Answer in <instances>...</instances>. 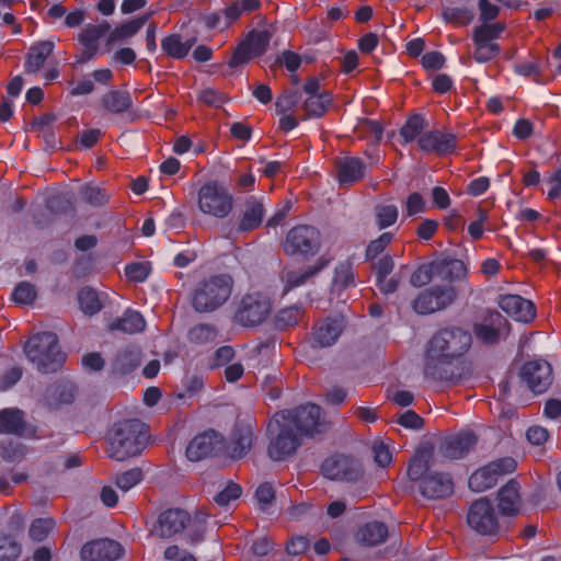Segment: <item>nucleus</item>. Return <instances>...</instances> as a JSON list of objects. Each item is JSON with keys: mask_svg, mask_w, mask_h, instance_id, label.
Instances as JSON below:
<instances>
[{"mask_svg": "<svg viewBox=\"0 0 561 561\" xmlns=\"http://www.w3.org/2000/svg\"><path fill=\"white\" fill-rule=\"evenodd\" d=\"M148 433L142 422L125 420L115 423L106 434V455L116 461L137 457L147 447Z\"/></svg>", "mask_w": 561, "mask_h": 561, "instance_id": "f257e3e1", "label": "nucleus"}, {"mask_svg": "<svg viewBox=\"0 0 561 561\" xmlns=\"http://www.w3.org/2000/svg\"><path fill=\"white\" fill-rule=\"evenodd\" d=\"M232 288L233 279L229 274L204 277L192 290V307L199 313L214 312L228 301Z\"/></svg>", "mask_w": 561, "mask_h": 561, "instance_id": "f03ea898", "label": "nucleus"}, {"mask_svg": "<svg viewBox=\"0 0 561 561\" xmlns=\"http://www.w3.org/2000/svg\"><path fill=\"white\" fill-rule=\"evenodd\" d=\"M27 358L43 374L54 373L61 367L66 354L58 345V337L53 332L33 335L24 347Z\"/></svg>", "mask_w": 561, "mask_h": 561, "instance_id": "7ed1b4c3", "label": "nucleus"}, {"mask_svg": "<svg viewBox=\"0 0 561 561\" xmlns=\"http://www.w3.org/2000/svg\"><path fill=\"white\" fill-rule=\"evenodd\" d=\"M196 202L202 214L216 219L227 218L234 206V198L229 188L216 180L208 181L199 187Z\"/></svg>", "mask_w": 561, "mask_h": 561, "instance_id": "20e7f679", "label": "nucleus"}, {"mask_svg": "<svg viewBox=\"0 0 561 561\" xmlns=\"http://www.w3.org/2000/svg\"><path fill=\"white\" fill-rule=\"evenodd\" d=\"M284 415L274 414L267 426L270 444L267 454L274 461H282L293 456L301 445V436L285 421Z\"/></svg>", "mask_w": 561, "mask_h": 561, "instance_id": "39448f33", "label": "nucleus"}, {"mask_svg": "<svg viewBox=\"0 0 561 561\" xmlns=\"http://www.w3.org/2000/svg\"><path fill=\"white\" fill-rule=\"evenodd\" d=\"M284 415L286 422L301 437L313 436L329 430L330 424L322 415V409L313 403L299 405L291 410L275 413Z\"/></svg>", "mask_w": 561, "mask_h": 561, "instance_id": "423d86ee", "label": "nucleus"}, {"mask_svg": "<svg viewBox=\"0 0 561 561\" xmlns=\"http://www.w3.org/2000/svg\"><path fill=\"white\" fill-rule=\"evenodd\" d=\"M471 366L462 360L426 351L424 375L436 381L459 382L471 375Z\"/></svg>", "mask_w": 561, "mask_h": 561, "instance_id": "0eeeda50", "label": "nucleus"}, {"mask_svg": "<svg viewBox=\"0 0 561 561\" xmlns=\"http://www.w3.org/2000/svg\"><path fill=\"white\" fill-rule=\"evenodd\" d=\"M471 334L460 328H446L438 331L428 342V352L459 359L471 345Z\"/></svg>", "mask_w": 561, "mask_h": 561, "instance_id": "6e6552de", "label": "nucleus"}, {"mask_svg": "<svg viewBox=\"0 0 561 561\" xmlns=\"http://www.w3.org/2000/svg\"><path fill=\"white\" fill-rule=\"evenodd\" d=\"M321 248L320 231L313 226L298 225L293 227L283 242L286 255L309 257L316 255Z\"/></svg>", "mask_w": 561, "mask_h": 561, "instance_id": "1a4fd4ad", "label": "nucleus"}, {"mask_svg": "<svg viewBox=\"0 0 561 561\" xmlns=\"http://www.w3.org/2000/svg\"><path fill=\"white\" fill-rule=\"evenodd\" d=\"M272 311L267 296L261 293L245 294L238 306L234 320L242 327H256L264 322Z\"/></svg>", "mask_w": 561, "mask_h": 561, "instance_id": "9d476101", "label": "nucleus"}, {"mask_svg": "<svg viewBox=\"0 0 561 561\" xmlns=\"http://www.w3.org/2000/svg\"><path fill=\"white\" fill-rule=\"evenodd\" d=\"M457 298L451 285H436L422 290L413 300L412 308L419 314H430L449 307Z\"/></svg>", "mask_w": 561, "mask_h": 561, "instance_id": "9b49d317", "label": "nucleus"}, {"mask_svg": "<svg viewBox=\"0 0 561 561\" xmlns=\"http://www.w3.org/2000/svg\"><path fill=\"white\" fill-rule=\"evenodd\" d=\"M467 523L471 529L483 536H493L500 530L497 514L486 497H480L471 503L467 513Z\"/></svg>", "mask_w": 561, "mask_h": 561, "instance_id": "f8f14e48", "label": "nucleus"}, {"mask_svg": "<svg viewBox=\"0 0 561 561\" xmlns=\"http://www.w3.org/2000/svg\"><path fill=\"white\" fill-rule=\"evenodd\" d=\"M272 34L267 30L251 31L247 38L236 47L229 66L236 68L256 56L263 55L267 49Z\"/></svg>", "mask_w": 561, "mask_h": 561, "instance_id": "ddd939ff", "label": "nucleus"}, {"mask_svg": "<svg viewBox=\"0 0 561 561\" xmlns=\"http://www.w3.org/2000/svg\"><path fill=\"white\" fill-rule=\"evenodd\" d=\"M110 30L111 24L106 21L87 24L78 34V41L82 47L76 55V61L78 64H85L93 59L99 51V41L106 37Z\"/></svg>", "mask_w": 561, "mask_h": 561, "instance_id": "4468645a", "label": "nucleus"}, {"mask_svg": "<svg viewBox=\"0 0 561 561\" xmlns=\"http://www.w3.org/2000/svg\"><path fill=\"white\" fill-rule=\"evenodd\" d=\"M321 472L325 478L341 481H356L362 477L359 465L345 455H333L321 465Z\"/></svg>", "mask_w": 561, "mask_h": 561, "instance_id": "2eb2a0df", "label": "nucleus"}, {"mask_svg": "<svg viewBox=\"0 0 561 561\" xmlns=\"http://www.w3.org/2000/svg\"><path fill=\"white\" fill-rule=\"evenodd\" d=\"M191 523V515L182 508H168L161 512L151 533L159 538H171L182 533Z\"/></svg>", "mask_w": 561, "mask_h": 561, "instance_id": "dca6fc26", "label": "nucleus"}, {"mask_svg": "<svg viewBox=\"0 0 561 561\" xmlns=\"http://www.w3.org/2000/svg\"><path fill=\"white\" fill-rule=\"evenodd\" d=\"M520 378L534 393H542L552 383V368L546 360H530L522 367Z\"/></svg>", "mask_w": 561, "mask_h": 561, "instance_id": "f3484780", "label": "nucleus"}, {"mask_svg": "<svg viewBox=\"0 0 561 561\" xmlns=\"http://www.w3.org/2000/svg\"><path fill=\"white\" fill-rule=\"evenodd\" d=\"M330 264V259L320 256L314 264L302 268H285L280 273V279L284 285L283 291H288L307 284Z\"/></svg>", "mask_w": 561, "mask_h": 561, "instance_id": "a211bd4d", "label": "nucleus"}, {"mask_svg": "<svg viewBox=\"0 0 561 561\" xmlns=\"http://www.w3.org/2000/svg\"><path fill=\"white\" fill-rule=\"evenodd\" d=\"M510 330L508 322L497 311H491L481 323L474 325V334L478 340L484 344L493 345L500 341L503 335H507Z\"/></svg>", "mask_w": 561, "mask_h": 561, "instance_id": "6ab92c4d", "label": "nucleus"}, {"mask_svg": "<svg viewBox=\"0 0 561 561\" xmlns=\"http://www.w3.org/2000/svg\"><path fill=\"white\" fill-rule=\"evenodd\" d=\"M123 553L119 542L112 539H96L87 542L80 551L82 561H115Z\"/></svg>", "mask_w": 561, "mask_h": 561, "instance_id": "aec40b11", "label": "nucleus"}, {"mask_svg": "<svg viewBox=\"0 0 561 561\" xmlns=\"http://www.w3.org/2000/svg\"><path fill=\"white\" fill-rule=\"evenodd\" d=\"M343 317H328L318 321L312 329V346L329 347L333 345L344 330Z\"/></svg>", "mask_w": 561, "mask_h": 561, "instance_id": "412c9836", "label": "nucleus"}, {"mask_svg": "<svg viewBox=\"0 0 561 561\" xmlns=\"http://www.w3.org/2000/svg\"><path fill=\"white\" fill-rule=\"evenodd\" d=\"M417 145L425 152H435L438 156H447L455 151L457 147V137L451 133L442 130H431L424 133L419 139Z\"/></svg>", "mask_w": 561, "mask_h": 561, "instance_id": "4be33fe9", "label": "nucleus"}, {"mask_svg": "<svg viewBox=\"0 0 561 561\" xmlns=\"http://www.w3.org/2000/svg\"><path fill=\"white\" fill-rule=\"evenodd\" d=\"M265 216V207L263 203L251 196L244 201L241 213L236 220V231L239 233H248L257 229Z\"/></svg>", "mask_w": 561, "mask_h": 561, "instance_id": "5701e85b", "label": "nucleus"}, {"mask_svg": "<svg viewBox=\"0 0 561 561\" xmlns=\"http://www.w3.org/2000/svg\"><path fill=\"white\" fill-rule=\"evenodd\" d=\"M221 436L215 431H208L195 436L186 448V456L191 461H199L213 456L221 448Z\"/></svg>", "mask_w": 561, "mask_h": 561, "instance_id": "b1692460", "label": "nucleus"}, {"mask_svg": "<svg viewBox=\"0 0 561 561\" xmlns=\"http://www.w3.org/2000/svg\"><path fill=\"white\" fill-rule=\"evenodd\" d=\"M478 443L472 431H462L447 437L439 446V454L447 459H459L467 455Z\"/></svg>", "mask_w": 561, "mask_h": 561, "instance_id": "393cba45", "label": "nucleus"}, {"mask_svg": "<svg viewBox=\"0 0 561 561\" xmlns=\"http://www.w3.org/2000/svg\"><path fill=\"white\" fill-rule=\"evenodd\" d=\"M253 444V426L250 422L238 421L227 445V453L233 459L244 457Z\"/></svg>", "mask_w": 561, "mask_h": 561, "instance_id": "a878e982", "label": "nucleus"}, {"mask_svg": "<svg viewBox=\"0 0 561 561\" xmlns=\"http://www.w3.org/2000/svg\"><path fill=\"white\" fill-rule=\"evenodd\" d=\"M421 494L431 500L444 499L453 494L454 483L444 473H428L420 483Z\"/></svg>", "mask_w": 561, "mask_h": 561, "instance_id": "bb28decb", "label": "nucleus"}, {"mask_svg": "<svg viewBox=\"0 0 561 561\" xmlns=\"http://www.w3.org/2000/svg\"><path fill=\"white\" fill-rule=\"evenodd\" d=\"M499 306L503 311L520 322H529L536 317L534 304L518 295L502 296Z\"/></svg>", "mask_w": 561, "mask_h": 561, "instance_id": "cd10ccee", "label": "nucleus"}, {"mask_svg": "<svg viewBox=\"0 0 561 561\" xmlns=\"http://www.w3.org/2000/svg\"><path fill=\"white\" fill-rule=\"evenodd\" d=\"M337 179L341 184L351 185L365 176L366 164L359 158L343 157L335 161Z\"/></svg>", "mask_w": 561, "mask_h": 561, "instance_id": "c85d7f7f", "label": "nucleus"}, {"mask_svg": "<svg viewBox=\"0 0 561 561\" xmlns=\"http://www.w3.org/2000/svg\"><path fill=\"white\" fill-rule=\"evenodd\" d=\"M389 530L386 524L373 520L359 526L354 535L357 543L365 547H376L386 541Z\"/></svg>", "mask_w": 561, "mask_h": 561, "instance_id": "c756f323", "label": "nucleus"}, {"mask_svg": "<svg viewBox=\"0 0 561 561\" xmlns=\"http://www.w3.org/2000/svg\"><path fill=\"white\" fill-rule=\"evenodd\" d=\"M499 508L504 516H515L522 507V499L519 494V484L515 480H511L497 494Z\"/></svg>", "mask_w": 561, "mask_h": 561, "instance_id": "7c9ffc66", "label": "nucleus"}, {"mask_svg": "<svg viewBox=\"0 0 561 561\" xmlns=\"http://www.w3.org/2000/svg\"><path fill=\"white\" fill-rule=\"evenodd\" d=\"M434 268L437 277L448 280L449 283L466 278L468 273L467 266L461 260L450 256L434 260Z\"/></svg>", "mask_w": 561, "mask_h": 561, "instance_id": "2f4dec72", "label": "nucleus"}, {"mask_svg": "<svg viewBox=\"0 0 561 561\" xmlns=\"http://www.w3.org/2000/svg\"><path fill=\"white\" fill-rule=\"evenodd\" d=\"M26 431L25 414L16 408H7L0 411V433L15 436L24 435Z\"/></svg>", "mask_w": 561, "mask_h": 561, "instance_id": "473e14b6", "label": "nucleus"}, {"mask_svg": "<svg viewBox=\"0 0 561 561\" xmlns=\"http://www.w3.org/2000/svg\"><path fill=\"white\" fill-rule=\"evenodd\" d=\"M146 322L142 316L134 310H126L124 314L108 324L110 331H121L135 334L145 330Z\"/></svg>", "mask_w": 561, "mask_h": 561, "instance_id": "72a5a7b5", "label": "nucleus"}, {"mask_svg": "<svg viewBox=\"0 0 561 561\" xmlns=\"http://www.w3.org/2000/svg\"><path fill=\"white\" fill-rule=\"evenodd\" d=\"M148 19L149 14H146L131 21H128L115 27L114 30H110L106 35V46L112 47L114 44L134 36L145 25Z\"/></svg>", "mask_w": 561, "mask_h": 561, "instance_id": "f704fd0d", "label": "nucleus"}, {"mask_svg": "<svg viewBox=\"0 0 561 561\" xmlns=\"http://www.w3.org/2000/svg\"><path fill=\"white\" fill-rule=\"evenodd\" d=\"M432 457L433 449L431 447H422L415 453L408 467V476L411 480L422 481L427 476Z\"/></svg>", "mask_w": 561, "mask_h": 561, "instance_id": "c9c22d12", "label": "nucleus"}, {"mask_svg": "<svg viewBox=\"0 0 561 561\" xmlns=\"http://www.w3.org/2000/svg\"><path fill=\"white\" fill-rule=\"evenodd\" d=\"M54 50L53 42H42L32 47L28 51L25 62V71L28 73L37 72L45 64L46 59Z\"/></svg>", "mask_w": 561, "mask_h": 561, "instance_id": "e433bc0d", "label": "nucleus"}, {"mask_svg": "<svg viewBox=\"0 0 561 561\" xmlns=\"http://www.w3.org/2000/svg\"><path fill=\"white\" fill-rule=\"evenodd\" d=\"M102 105L111 113H124L131 106V98L127 91L112 90L102 96Z\"/></svg>", "mask_w": 561, "mask_h": 561, "instance_id": "4c0bfd02", "label": "nucleus"}, {"mask_svg": "<svg viewBox=\"0 0 561 561\" xmlns=\"http://www.w3.org/2000/svg\"><path fill=\"white\" fill-rule=\"evenodd\" d=\"M333 101L329 92L323 91L321 95L308 96L304 102L305 118L321 117Z\"/></svg>", "mask_w": 561, "mask_h": 561, "instance_id": "58836bf2", "label": "nucleus"}, {"mask_svg": "<svg viewBox=\"0 0 561 561\" xmlns=\"http://www.w3.org/2000/svg\"><path fill=\"white\" fill-rule=\"evenodd\" d=\"M355 285V273L353 263L348 260L340 262L334 271L332 280L333 291H343L346 288Z\"/></svg>", "mask_w": 561, "mask_h": 561, "instance_id": "ea45409f", "label": "nucleus"}, {"mask_svg": "<svg viewBox=\"0 0 561 561\" xmlns=\"http://www.w3.org/2000/svg\"><path fill=\"white\" fill-rule=\"evenodd\" d=\"M194 43L195 39L182 42L179 34H172L161 41V48L168 56L182 59L188 54Z\"/></svg>", "mask_w": 561, "mask_h": 561, "instance_id": "a19ab883", "label": "nucleus"}, {"mask_svg": "<svg viewBox=\"0 0 561 561\" xmlns=\"http://www.w3.org/2000/svg\"><path fill=\"white\" fill-rule=\"evenodd\" d=\"M80 309L87 316H94L101 311L103 304L95 289L84 287L78 293Z\"/></svg>", "mask_w": 561, "mask_h": 561, "instance_id": "79ce46f5", "label": "nucleus"}, {"mask_svg": "<svg viewBox=\"0 0 561 561\" xmlns=\"http://www.w3.org/2000/svg\"><path fill=\"white\" fill-rule=\"evenodd\" d=\"M138 352L134 348L125 347L117 352L113 362V368L116 373L127 374L134 370L138 366Z\"/></svg>", "mask_w": 561, "mask_h": 561, "instance_id": "37998d69", "label": "nucleus"}, {"mask_svg": "<svg viewBox=\"0 0 561 561\" xmlns=\"http://www.w3.org/2000/svg\"><path fill=\"white\" fill-rule=\"evenodd\" d=\"M218 330L215 325L208 323H198L190 329L187 339L196 345H205L215 342Z\"/></svg>", "mask_w": 561, "mask_h": 561, "instance_id": "c03bdc74", "label": "nucleus"}, {"mask_svg": "<svg viewBox=\"0 0 561 561\" xmlns=\"http://www.w3.org/2000/svg\"><path fill=\"white\" fill-rule=\"evenodd\" d=\"M304 317L300 306H290L280 309L275 316V327L279 330L297 325Z\"/></svg>", "mask_w": 561, "mask_h": 561, "instance_id": "a18cd8bd", "label": "nucleus"}, {"mask_svg": "<svg viewBox=\"0 0 561 561\" xmlns=\"http://www.w3.org/2000/svg\"><path fill=\"white\" fill-rule=\"evenodd\" d=\"M260 8L259 0H237L229 4L225 10L224 14L227 18L229 26L236 22L241 14L247 12H253Z\"/></svg>", "mask_w": 561, "mask_h": 561, "instance_id": "49530a36", "label": "nucleus"}, {"mask_svg": "<svg viewBox=\"0 0 561 561\" xmlns=\"http://www.w3.org/2000/svg\"><path fill=\"white\" fill-rule=\"evenodd\" d=\"M427 124L423 116L412 115L408 118L405 124L400 129V135L403 137L405 142H411L417 137L420 138L424 133Z\"/></svg>", "mask_w": 561, "mask_h": 561, "instance_id": "de8ad7c7", "label": "nucleus"}, {"mask_svg": "<svg viewBox=\"0 0 561 561\" xmlns=\"http://www.w3.org/2000/svg\"><path fill=\"white\" fill-rule=\"evenodd\" d=\"M144 480L142 469L131 468L114 477L115 485L123 492H128Z\"/></svg>", "mask_w": 561, "mask_h": 561, "instance_id": "09e8293b", "label": "nucleus"}, {"mask_svg": "<svg viewBox=\"0 0 561 561\" xmlns=\"http://www.w3.org/2000/svg\"><path fill=\"white\" fill-rule=\"evenodd\" d=\"M442 15L447 23L457 26L468 25L474 18L472 10L468 8L446 7L442 11Z\"/></svg>", "mask_w": 561, "mask_h": 561, "instance_id": "8fccbe9b", "label": "nucleus"}, {"mask_svg": "<svg viewBox=\"0 0 561 561\" xmlns=\"http://www.w3.org/2000/svg\"><path fill=\"white\" fill-rule=\"evenodd\" d=\"M468 483L473 492H483L496 484L494 476L488 470L486 466L474 471Z\"/></svg>", "mask_w": 561, "mask_h": 561, "instance_id": "3c124183", "label": "nucleus"}, {"mask_svg": "<svg viewBox=\"0 0 561 561\" xmlns=\"http://www.w3.org/2000/svg\"><path fill=\"white\" fill-rule=\"evenodd\" d=\"M375 216L378 228L385 229L397 221L399 210L393 204H378L375 206Z\"/></svg>", "mask_w": 561, "mask_h": 561, "instance_id": "603ef678", "label": "nucleus"}, {"mask_svg": "<svg viewBox=\"0 0 561 561\" xmlns=\"http://www.w3.org/2000/svg\"><path fill=\"white\" fill-rule=\"evenodd\" d=\"M504 31V24L502 23H483L477 26L473 31V42L494 43L501 33Z\"/></svg>", "mask_w": 561, "mask_h": 561, "instance_id": "864d4df0", "label": "nucleus"}, {"mask_svg": "<svg viewBox=\"0 0 561 561\" xmlns=\"http://www.w3.org/2000/svg\"><path fill=\"white\" fill-rule=\"evenodd\" d=\"M80 197L81 199L94 207L103 206L107 203L108 196L99 186L93 185H84L80 188Z\"/></svg>", "mask_w": 561, "mask_h": 561, "instance_id": "5fc2aeb1", "label": "nucleus"}, {"mask_svg": "<svg viewBox=\"0 0 561 561\" xmlns=\"http://www.w3.org/2000/svg\"><path fill=\"white\" fill-rule=\"evenodd\" d=\"M393 234L391 232H383L377 239L371 240L366 248L365 257L367 261H374L386 250L391 243Z\"/></svg>", "mask_w": 561, "mask_h": 561, "instance_id": "6e6d98bb", "label": "nucleus"}, {"mask_svg": "<svg viewBox=\"0 0 561 561\" xmlns=\"http://www.w3.org/2000/svg\"><path fill=\"white\" fill-rule=\"evenodd\" d=\"M434 261L420 265L410 277V284L413 287H423L431 283L434 276H436V271H434Z\"/></svg>", "mask_w": 561, "mask_h": 561, "instance_id": "4d7b16f0", "label": "nucleus"}, {"mask_svg": "<svg viewBox=\"0 0 561 561\" xmlns=\"http://www.w3.org/2000/svg\"><path fill=\"white\" fill-rule=\"evenodd\" d=\"M300 101V94L297 91H285L275 102L277 114L295 113Z\"/></svg>", "mask_w": 561, "mask_h": 561, "instance_id": "13d9d810", "label": "nucleus"}, {"mask_svg": "<svg viewBox=\"0 0 561 561\" xmlns=\"http://www.w3.org/2000/svg\"><path fill=\"white\" fill-rule=\"evenodd\" d=\"M55 527L53 518H37L28 529L30 537L37 542L43 541Z\"/></svg>", "mask_w": 561, "mask_h": 561, "instance_id": "bf43d9fd", "label": "nucleus"}, {"mask_svg": "<svg viewBox=\"0 0 561 561\" xmlns=\"http://www.w3.org/2000/svg\"><path fill=\"white\" fill-rule=\"evenodd\" d=\"M517 463L512 457L500 458L486 465L488 470L494 476L495 482L500 477L515 471Z\"/></svg>", "mask_w": 561, "mask_h": 561, "instance_id": "052dcab7", "label": "nucleus"}, {"mask_svg": "<svg viewBox=\"0 0 561 561\" xmlns=\"http://www.w3.org/2000/svg\"><path fill=\"white\" fill-rule=\"evenodd\" d=\"M46 398L48 404L56 408L59 403H70L73 399V394L70 387L55 386L48 389Z\"/></svg>", "mask_w": 561, "mask_h": 561, "instance_id": "680f3d73", "label": "nucleus"}, {"mask_svg": "<svg viewBox=\"0 0 561 561\" xmlns=\"http://www.w3.org/2000/svg\"><path fill=\"white\" fill-rule=\"evenodd\" d=\"M474 43V51L473 58L478 62H486L493 59L500 53V46L496 43H483V42H473Z\"/></svg>", "mask_w": 561, "mask_h": 561, "instance_id": "e2e57ef3", "label": "nucleus"}, {"mask_svg": "<svg viewBox=\"0 0 561 561\" xmlns=\"http://www.w3.org/2000/svg\"><path fill=\"white\" fill-rule=\"evenodd\" d=\"M20 552V546L10 536L0 534V561H14Z\"/></svg>", "mask_w": 561, "mask_h": 561, "instance_id": "0e129e2a", "label": "nucleus"}, {"mask_svg": "<svg viewBox=\"0 0 561 561\" xmlns=\"http://www.w3.org/2000/svg\"><path fill=\"white\" fill-rule=\"evenodd\" d=\"M12 298L18 304L31 305L36 298V290L32 284L22 282L15 287Z\"/></svg>", "mask_w": 561, "mask_h": 561, "instance_id": "69168bd1", "label": "nucleus"}, {"mask_svg": "<svg viewBox=\"0 0 561 561\" xmlns=\"http://www.w3.org/2000/svg\"><path fill=\"white\" fill-rule=\"evenodd\" d=\"M255 499L262 511H267L275 501V490L268 482L261 483L255 492Z\"/></svg>", "mask_w": 561, "mask_h": 561, "instance_id": "338daca9", "label": "nucleus"}, {"mask_svg": "<svg viewBox=\"0 0 561 561\" xmlns=\"http://www.w3.org/2000/svg\"><path fill=\"white\" fill-rule=\"evenodd\" d=\"M394 262L391 255L386 254L371 261V268L376 275V279L388 277L393 271Z\"/></svg>", "mask_w": 561, "mask_h": 561, "instance_id": "774afa93", "label": "nucleus"}]
</instances>
